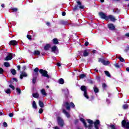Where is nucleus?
<instances>
[{
	"instance_id": "obj_1",
	"label": "nucleus",
	"mask_w": 129,
	"mask_h": 129,
	"mask_svg": "<svg viewBox=\"0 0 129 129\" xmlns=\"http://www.w3.org/2000/svg\"><path fill=\"white\" fill-rule=\"evenodd\" d=\"M65 108H66L67 110H70V104H69V103L66 102L62 105V112L65 114L67 117H70V114L65 110Z\"/></svg>"
},
{
	"instance_id": "obj_2",
	"label": "nucleus",
	"mask_w": 129,
	"mask_h": 129,
	"mask_svg": "<svg viewBox=\"0 0 129 129\" xmlns=\"http://www.w3.org/2000/svg\"><path fill=\"white\" fill-rule=\"evenodd\" d=\"M80 120H81V121H82V122H83L85 127H86V128H87V127H88V129L92 128V124H93V121L91 120V119H87V122H88V123H89V125L88 126L86 124L85 120L83 118H81Z\"/></svg>"
},
{
	"instance_id": "obj_3",
	"label": "nucleus",
	"mask_w": 129,
	"mask_h": 129,
	"mask_svg": "<svg viewBox=\"0 0 129 129\" xmlns=\"http://www.w3.org/2000/svg\"><path fill=\"white\" fill-rule=\"evenodd\" d=\"M39 73L42 74V76H43V77H47V78H51V77L49 76V75H48V72H47L46 71L41 69L39 70Z\"/></svg>"
},
{
	"instance_id": "obj_4",
	"label": "nucleus",
	"mask_w": 129,
	"mask_h": 129,
	"mask_svg": "<svg viewBox=\"0 0 129 129\" xmlns=\"http://www.w3.org/2000/svg\"><path fill=\"white\" fill-rule=\"evenodd\" d=\"M57 123L60 127H63L64 126V120H63V119L61 118L60 117H57Z\"/></svg>"
},
{
	"instance_id": "obj_5",
	"label": "nucleus",
	"mask_w": 129,
	"mask_h": 129,
	"mask_svg": "<svg viewBox=\"0 0 129 129\" xmlns=\"http://www.w3.org/2000/svg\"><path fill=\"white\" fill-rule=\"evenodd\" d=\"M81 89L82 91H84V96L85 97L88 99L89 97H88V95H87V92H86V87H85V86H82L81 87Z\"/></svg>"
},
{
	"instance_id": "obj_6",
	"label": "nucleus",
	"mask_w": 129,
	"mask_h": 129,
	"mask_svg": "<svg viewBox=\"0 0 129 129\" xmlns=\"http://www.w3.org/2000/svg\"><path fill=\"white\" fill-rule=\"evenodd\" d=\"M13 55L15 54H13L12 53H7L6 57L5 58V61H9L10 60H12V59H13Z\"/></svg>"
},
{
	"instance_id": "obj_7",
	"label": "nucleus",
	"mask_w": 129,
	"mask_h": 129,
	"mask_svg": "<svg viewBox=\"0 0 129 129\" xmlns=\"http://www.w3.org/2000/svg\"><path fill=\"white\" fill-rule=\"evenodd\" d=\"M99 16H100L101 19L106 20V21H107V20H108V16H106L105 14L103 13V12L99 13Z\"/></svg>"
},
{
	"instance_id": "obj_8",
	"label": "nucleus",
	"mask_w": 129,
	"mask_h": 129,
	"mask_svg": "<svg viewBox=\"0 0 129 129\" xmlns=\"http://www.w3.org/2000/svg\"><path fill=\"white\" fill-rule=\"evenodd\" d=\"M122 125L123 127H126V128H128L129 127V121H125V120H123L122 121Z\"/></svg>"
},
{
	"instance_id": "obj_9",
	"label": "nucleus",
	"mask_w": 129,
	"mask_h": 129,
	"mask_svg": "<svg viewBox=\"0 0 129 129\" xmlns=\"http://www.w3.org/2000/svg\"><path fill=\"white\" fill-rule=\"evenodd\" d=\"M28 75L25 72H21V74L20 76V79H23V77H27Z\"/></svg>"
},
{
	"instance_id": "obj_10",
	"label": "nucleus",
	"mask_w": 129,
	"mask_h": 129,
	"mask_svg": "<svg viewBox=\"0 0 129 129\" xmlns=\"http://www.w3.org/2000/svg\"><path fill=\"white\" fill-rule=\"evenodd\" d=\"M100 123V121H99V120H97L94 122V125L96 129H98V126L99 125Z\"/></svg>"
},
{
	"instance_id": "obj_11",
	"label": "nucleus",
	"mask_w": 129,
	"mask_h": 129,
	"mask_svg": "<svg viewBox=\"0 0 129 129\" xmlns=\"http://www.w3.org/2000/svg\"><path fill=\"white\" fill-rule=\"evenodd\" d=\"M18 44V41L16 40H11L9 42V45H12L13 46H16Z\"/></svg>"
},
{
	"instance_id": "obj_12",
	"label": "nucleus",
	"mask_w": 129,
	"mask_h": 129,
	"mask_svg": "<svg viewBox=\"0 0 129 129\" xmlns=\"http://www.w3.org/2000/svg\"><path fill=\"white\" fill-rule=\"evenodd\" d=\"M109 19L112 22H114L115 21V18L112 15H109L108 16V20Z\"/></svg>"
},
{
	"instance_id": "obj_13",
	"label": "nucleus",
	"mask_w": 129,
	"mask_h": 129,
	"mask_svg": "<svg viewBox=\"0 0 129 129\" xmlns=\"http://www.w3.org/2000/svg\"><path fill=\"white\" fill-rule=\"evenodd\" d=\"M77 3L78 4V8H79V9H81L82 10L84 9V6L81 5L80 2H77Z\"/></svg>"
},
{
	"instance_id": "obj_14",
	"label": "nucleus",
	"mask_w": 129,
	"mask_h": 129,
	"mask_svg": "<svg viewBox=\"0 0 129 129\" xmlns=\"http://www.w3.org/2000/svg\"><path fill=\"white\" fill-rule=\"evenodd\" d=\"M108 27L110 30H114L115 28V27H114V25L112 24H110L108 25Z\"/></svg>"
},
{
	"instance_id": "obj_15",
	"label": "nucleus",
	"mask_w": 129,
	"mask_h": 129,
	"mask_svg": "<svg viewBox=\"0 0 129 129\" xmlns=\"http://www.w3.org/2000/svg\"><path fill=\"white\" fill-rule=\"evenodd\" d=\"M89 54V53L88 52L87 50H84V51L83 52V56H84V57H87V56H88Z\"/></svg>"
},
{
	"instance_id": "obj_16",
	"label": "nucleus",
	"mask_w": 129,
	"mask_h": 129,
	"mask_svg": "<svg viewBox=\"0 0 129 129\" xmlns=\"http://www.w3.org/2000/svg\"><path fill=\"white\" fill-rule=\"evenodd\" d=\"M40 92L43 96H47V93H46V90H45V89H43L41 90Z\"/></svg>"
},
{
	"instance_id": "obj_17",
	"label": "nucleus",
	"mask_w": 129,
	"mask_h": 129,
	"mask_svg": "<svg viewBox=\"0 0 129 129\" xmlns=\"http://www.w3.org/2000/svg\"><path fill=\"white\" fill-rule=\"evenodd\" d=\"M34 71L35 73V74H33L34 76L36 75V76H37L38 74H39V73L38 72H39V68H36L34 70Z\"/></svg>"
},
{
	"instance_id": "obj_18",
	"label": "nucleus",
	"mask_w": 129,
	"mask_h": 129,
	"mask_svg": "<svg viewBox=\"0 0 129 129\" xmlns=\"http://www.w3.org/2000/svg\"><path fill=\"white\" fill-rule=\"evenodd\" d=\"M38 104L40 107H41V108H43V107H44V103L42 102V101L39 100L38 102Z\"/></svg>"
},
{
	"instance_id": "obj_19",
	"label": "nucleus",
	"mask_w": 129,
	"mask_h": 129,
	"mask_svg": "<svg viewBox=\"0 0 129 129\" xmlns=\"http://www.w3.org/2000/svg\"><path fill=\"white\" fill-rule=\"evenodd\" d=\"M109 129H116V127L115 126V124H110L109 126Z\"/></svg>"
},
{
	"instance_id": "obj_20",
	"label": "nucleus",
	"mask_w": 129,
	"mask_h": 129,
	"mask_svg": "<svg viewBox=\"0 0 129 129\" xmlns=\"http://www.w3.org/2000/svg\"><path fill=\"white\" fill-rule=\"evenodd\" d=\"M52 51L54 53H56L57 52V46H54L51 48Z\"/></svg>"
},
{
	"instance_id": "obj_21",
	"label": "nucleus",
	"mask_w": 129,
	"mask_h": 129,
	"mask_svg": "<svg viewBox=\"0 0 129 129\" xmlns=\"http://www.w3.org/2000/svg\"><path fill=\"white\" fill-rule=\"evenodd\" d=\"M94 91L95 93H98L99 90H98V88L96 87V86H94L93 87Z\"/></svg>"
},
{
	"instance_id": "obj_22",
	"label": "nucleus",
	"mask_w": 129,
	"mask_h": 129,
	"mask_svg": "<svg viewBox=\"0 0 129 129\" xmlns=\"http://www.w3.org/2000/svg\"><path fill=\"white\" fill-rule=\"evenodd\" d=\"M32 96L34 97V98H38L39 96V93H35L32 94Z\"/></svg>"
},
{
	"instance_id": "obj_23",
	"label": "nucleus",
	"mask_w": 129,
	"mask_h": 129,
	"mask_svg": "<svg viewBox=\"0 0 129 129\" xmlns=\"http://www.w3.org/2000/svg\"><path fill=\"white\" fill-rule=\"evenodd\" d=\"M32 107L35 109H37V104H36V101H33L32 103Z\"/></svg>"
},
{
	"instance_id": "obj_24",
	"label": "nucleus",
	"mask_w": 129,
	"mask_h": 129,
	"mask_svg": "<svg viewBox=\"0 0 129 129\" xmlns=\"http://www.w3.org/2000/svg\"><path fill=\"white\" fill-rule=\"evenodd\" d=\"M52 42L53 44H55V45H57V44H58L59 42L58 41V39L56 38H54L52 40Z\"/></svg>"
},
{
	"instance_id": "obj_25",
	"label": "nucleus",
	"mask_w": 129,
	"mask_h": 129,
	"mask_svg": "<svg viewBox=\"0 0 129 129\" xmlns=\"http://www.w3.org/2000/svg\"><path fill=\"white\" fill-rule=\"evenodd\" d=\"M58 83L59 84H64V79L60 78L58 80Z\"/></svg>"
},
{
	"instance_id": "obj_26",
	"label": "nucleus",
	"mask_w": 129,
	"mask_h": 129,
	"mask_svg": "<svg viewBox=\"0 0 129 129\" xmlns=\"http://www.w3.org/2000/svg\"><path fill=\"white\" fill-rule=\"evenodd\" d=\"M61 24L62 25H69V23L67 21H62Z\"/></svg>"
},
{
	"instance_id": "obj_27",
	"label": "nucleus",
	"mask_w": 129,
	"mask_h": 129,
	"mask_svg": "<svg viewBox=\"0 0 129 129\" xmlns=\"http://www.w3.org/2000/svg\"><path fill=\"white\" fill-rule=\"evenodd\" d=\"M103 65H108L109 64V61L108 60H104L103 61Z\"/></svg>"
},
{
	"instance_id": "obj_28",
	"label": "nucleus",
	"mask_w": 129,
	"mask_h": 129,
	"mask_svg": "<svg viewBox=\"0 0 129 129\" xmlns=\"http://www.w3.org/2000/svg\"><path fill=\"white\" fill-rule=\"evenodd\" d=\"M11 73L12 74H13V75H16L17 72L15 71V69H12L11 70Z\"/></svg>"
},
{
	"instance_id": "obj_29",
	"label": "nucleus",
	"mask_w": 129,
	"mask_h": 129,
	"mask_svg": "<svg viewBox=\"0 0 129 129\" xmlns=\"http://www.w3.org/2000/svg\"><path fill=\"white\" fill-rule=\"evenodd\" d=\"M105 75H106V76H107L108 77H110V74L109 73V72L107 71H105L104 72Z\"/></svg>"
},
{
	"instance_id": "obj_30",
	"label": "nucleus",
	"mask_w": 129,
	"mask_h": 129,
	"mask_svg": "<svg viewBox=\"0 0 129 129\" xmlns=\"http://www.w3.org/2000/svg\"><path fill=\"white\" fill-rule=\"evenodd\" d=\"M40 51H39L38 50H35L34 51L33 54L34 55H40Z\"/></svg>"
},
{
	"instance_id": "obj_31",
	"label": "nucleus",
	"mask_w": 129,
	"mask_h": 129,
	"mask_svg": "<svg viewBox=\"0 0 129 129\" xmlns=\"http://www.w3.org/2000/svg\"><path fill=\"white\" fill-rule=\"evenodd\" d=\"M36 81H37V77H34L32 79V83L35 84V83H36Z\"/></svg>"
},
{
	"instance_id": "obj_32",
	"label": "nucleus",
	"mask_w": 129,
	"mask_h": 129,
	"mask_svg": "<svg viewBox=\"0 0 129 129\" xmlns=\"http://www.w3.org/2000/svg\"><path fill=\"white\" fill-rule=\"evenodd\" d=\"M49 48H50V44H47L44 46V50H49Z\"/></svg>"
},
{
	"instance_id": "obj_33",
	"label": "nucleus",
	"mask_w": 129,
	"mask_h": 129,
	"mask_svg": "<svg viewBox=\"0 0 129 129\" xmlns=\"http://www.w3.org/2000/svg\"><path fill=\"white\" fill-rule=\"evenodd\" d=\"M64 91L65 94H68V93H69V91L68 90V89H67V88L64 89V90H62V92H64Z\"/></svg>"
},
{
	"instance_id": "obj_34",
	"label": "nucleus",
	"mask_w": 129,
	"mask_h": 129,
	"mask_svg": "<svg viewBox=\"0 0 129 129\" xmlns=\"http://www.w3.org/2000/svg\"><path fill=\"white\" fill-rule=\"evenodd\" d=\"M6 93H7L8 94L11 93V89H7L5 90Z\"/></svg>"
},
{
	"instance_id": "obj_35",
	"label": "nucleus",
	"mask_w": 129,
	"mask_h": 129,
	"mask_svg": "<svg viewBox=\"0 0 129 129\" xmlns=\"http://www.w3.org/2000/svg\"><path fill=\"white\" fill-rule=\"evenodd\" d=\"M4 66L5 67H10V63L8 62H4Z\"/></svg>"
},
{
	"instance_id": "obj_36",
	"label": "nucleus",
	"mask_w": 129,
	"mask_h": 129,
	"mask_svg": "<svg viewBox=\"0 0 129 129\" xmlns=\"http://www.w3.org/2000/svg\"><path fill=\"white\" fill-rule=\"evenodd\" d=\"M118 58L120 60L121 62L124 61V59H123V58L121 57V56H119V57H118Z\"/></svg>"
},
{
	"instance_id": "obj_37",
	"label": "nucleus",
	"mask_w": 129,
	"mask_h": 129,
	"mask_svg": "<svg viewBox=\"0 0 129 129\" xmlns=\"http://www.w3.org/2000/svg\"><path fill=\"white\" fill-rule=\"evenodd\" d=\"M16 91L19 94H21V89L20 88H16Z\"/></svg>"
},
{
	"instance_id": "obj_38",
	"label": "nucleus",
	"mask_w": 129,
	"mask_h": 129,
	"mask_svg": "<svg viewBox=\"0 0 129 129\" xmlns=\"http://www.w3.org/2000/svg\"><path fill=\"white\" fill-rule=\"evenodd\" d=\"M128 106H127V104H124V105H123V109H126L128 108Z\"/></svg>"
},
{
	"instance_id": "obj_39",
	"label": "nucleus",
	"mask_w": 129,
	"mask_h": 129,
	"mask_svg": "<svg viewBox=\"0 0 129 129\" xmlns=\"http://www.w3.org/2000/svg\"><path fill=\"white\" fill-rule=\"evenodd\" d=\"M85 77H86V75L85 74H81L80 76V78L82 79L84 78Z\"/></svg>"
},
{
	"instance_id": "obj_40",
	"label": "nucleus",
	"mask_w": 129,
	"mask_h": 129,
	"mask_svg": "<svg viewBox=\"0 0 129 129\" xmlns=\"http://www.w3.org/2000/svg\"><path fill=\"white\" fill-rule=\"evenodd\" d=\"M77 10H78V6H76L73 8V11H77Z\"/></svg>"
},
{
	"instance_id": "obj_41",
	"label": "nucleus",
	"mask_w": 129,
	"mask_h": 129,
	"mask_svg": "<svg viewBox=\"0 0 129 129\" xmlns=\"http://www.w3.org/2000/svg\"><path fill=\"white\" fill-rule=\"evenodd\" d=\"M9 87H10V88H12L13 90H15V86H13L12 85H9Z\"/></svg>"
},
{
	"instance_id": "obj_42",
	"label": "nucleus",
	"mask_w": 129,
	"mask_h": 129,
	"mask_svg": "<svg viewBox=\"0 0 129 129\" xmlns=\"http://www.w3.org/2000/svg\"><path fill=\"white\" fill-rule=\"evenodd\" d=\"M129 50V46H127L124 50L125 52H127Z\"/></svg>"
},
{
	"instance_id": "obj_43",
	"label": "nucleus",
	"mask_w": 129,
	"mask_h": 129,
	"mask_svg": "<svg viewBox=\"0 0 129 129\" xmlns=\"http://www.w3.org/2000/svg\"><path fill=\"white\" fill-rule=\"evenodd\" d=\"M27 38L28 39H29V40H31V39H32V36L31 35H27Z\"/></svg>"
},
{
	"instance_id": "obj_44",
	"label": "nucleus",
	"mask_w": 129,
	"mask_h": 129,
	"mask_svg": "<svg viewBox=\"0 0 129 129\" xmlns=\"http://www.w3.org/2000/svg\"><path fill=\"white\" fill-rule=\"evenodd\" d=\"M9 116H10V117H13V116H14V113H9Z\"/></svg>"
},
{
	"instance_id": "obj_45",
	"label": "nucleus",
	"mask_w": 129,
	"mask_h": 129,
	"mask_svg": "<svg viewBox=\"0 0 129 129\" xmlns=\"http://www.w3.org/2000/svg\"><path fill=\"white\" fill-rule=\"evenodd\" d=\"M70 104H71V107H75V105H74V103H73V102H71V103H70Z\"/></svg>"
},
{
	"instance_id": "obj_46",
	"label": "nucleus",
	"mask_w": 129,
	"mask_h": 129,
	"mask_svg": "<svg viewBox=\"0 0 129 129\" xmlns=\"http://www.w3.org/2000/svg\"><path fill=\"white\" fill-rule=\"evenodd\" d=\"M114 66L116 67V68H119V65H118V63H115Z\"/></svg>"
},
{
	"instance_id": "obj_47",
	"label": "nucleus",
	"mask_w": 129,
	"mask_h": 129,
	"mask_svg": "<svg viewBox=\"0 0 129 129\" xmlns=\"http://www.w3.org/2000/svg\"><path fill=\"white\" fill-rule=\"evenodd\" d=\"M3 124H4V126H5V127H7V126H8V124L6 122H4L3 123Z\"/></svg>"
},
{
	"instance_id": "obj_48",
	"label": "nucleus",
	"mask_w": 129,
	"mask_h": 129,
	"mask_svg": "<svg viewBox=\"0 0 129 129\" xmlns=\"http://www.w3.org/2000/svg\"><path fill=\"white\" fill-rule=\"evenodd\" d=\"M104 60V59H102L101 58L99 59V62H101V63H103Z\"/></svg>"
},
{
	"instance_id": "obj_49",
	"label": "nucleus",
	"mask_w": 129,
	"mask_h": 129,
	"mask_svg": "<svg viewBox=\"0 0 129 129\" xmlns=\"http://www.w3.org/2000/svg\"><path fill=\"white\" fill-rule=\"evenodd\" d=\"M3 72H4V70L0 68V74H3Z\"/></svg>"
},
{
	"instance_id": "obj_50",
	"label": "nucleus",
	"mask_w": 129,
	"mask_h": 129,
	"mask_svg": "<svg viewBox=\"0 0 129 129\" xmlns=\"http://www.w3.org/2000/svg\"><path fill=\"white\" fill-rule=\"evenodd\" d=\"M39 113H43V109L41 108L39 110Z\"/></svg>"
},
{
	"instance_id": "obj_51",
	"label": "nucleus",
	"mask_w": 129,
	"mask_h": 129,
	"mask_svg": "<svg viewBox=\"0 0 129 129\" xmlns=\"http://www.w3.org/2000/svg\"><path fill=\"white\" fill-rule=\"evenodd\" d=\"M12 10L14 12H17V11H18V9H17V8H13V9H12Z\"/></svg>"
},
{
	"instance_id": "obj_52",
	"label": "nucleus",
	"mask_w": 129,
	"mask_h": 129,
	"mask_svg": "<svg viewBox=\"0 0 129 129\" xmlns=\"http://www.w3.org/2000/svg\"><path fill=\"white\" fill-rule=\"evenodd\" d=\"M102 87H103V88H105V87H106V84H102Z\"/></svg>"
},
{
	"instance_id": "obj_53",
	"label": "nucleus",
	"mask_w": 129,
	"mask_h": 129,
	"mask_svg": "<svg viewBox=\"0 0 129 129\" xmlns=\"http://www.w3.org/2000/svg\"><path fill=\"white\" fill-rule=\"evenodd\" d=\"M17 69H18V70H19V71L21 70V66H17Z\"/></svg>"
},
{
	"instance_id": "obj_54",
	"label": "nucleus",
	"mask_w": 129,
	"mask_h": 129,
	"mask_svg": "<svg viewBox=\"0 0 129 129\" xmlns=\"http://www.w3.org/2000/svg\"><path fill=\"white\" fill-rule=\"evenodd\" d=\"M89 44V43H88V42H86L85 43V46H88Z\"/></svg>"
},
{
	"instance_id": "obj_55",
	"label": "nucleus",
	"mask_w": 129,
	"mask_h": 129,
	"mask_svg": "<svg viewBox=\"0 0 129 129\" xmlns=\"http://www.w3.org/2000/svg\"><path fill=\"white\" fill-rule=\"evenodd\" d=\"M62 16H66V13H65V12H62Z\"/></svg>"
},
{
	"instance_id": "obj_56",
	"label": "nucleus",
	"mask_w": 129,
	"mask_h": 129,
	"mask_svg": "<svg viewBox=\"0 0 129 129\" xmlns=\"http://www.w3.org/2000/svg\"><path fill=\"white\" fill-rule=\"evenodd\" d=\"M13 80H14V81H16V82H17V81H18V79H16V78H13Z\"/></svg>"
},
{
	"instance_id": "obj_57",
	"label": "nucleus",
	"mask_w": 129,
	"mask_h": 129,
	"mask_svg": "<svg viewBox=\"0 0 129 129\" xmlns=\"http://www.w3.org/2000/svg\"><path fill=\"white\" fill-rule=\"evenodd\" d=\"M106 102H107V103H110V101L108 99L106 100Z\"/></svg>"
},
{
	"instance_id": "obj_58",
	"label": "nucleus",
	"mask_w": 129,
	"mask_h": 129,
	"mask_svg": "<svg viewBox=\"0 0 129 129\" xmlns=\"http://www.w3.org/2000/svg\"><path fill=\"white\" fill-rule=\"evenodd\" d=\"M125 36H126V37H129V33H126Z\"/></svg>"
},
{
	"instance_id": "obj_59",
	"label": "nucleus",
	"mask_w": 129,
	"mask_h": 129,
	"mask_svg": "<svg viewBox=\"0 0 129 129\" xmlns=\"http://www.w3.org/2000/svg\"><path fill=\"white\" fill-rule=\"evenodd\" d=\"M57 66H58V67L61 66V64H60V63H59V62L57 63Z\"/></svg>"
},
{
	"instance_id": "obj_60",
	"label": "nucleus",
	"mask_w": 129,
	"mask_h": 129,
	"mask_svg": "<svg viewBox=\"0 0 129 129\" xmlns=\"http://www.w3.org/2000/svg\"><path fill=\"white\" fill-rule=\"evenodd\" d=\"M126 71H127V72H129V68H127L126 69Z\"/></svg>"
},
{
	"instance_id": "obj_61",
	"label": "nucleus",
	"mask_w": 129,
	"mask_h": 129,
	"mask_svg": "<svg viewBox=\"0 0 129 129\" xmlns=\"http://www.w3.org/2000/svg\"><path fill=\"white\" fill-rule=\"evenodd\" d=\"M1 7H2V8H5V4L1 5Z\"/></svg>"
},
{
	"instance_id": "obj_62",
	"label": "nucleus",
	"mask_w": 129,
	"mask_h": 129,
	"mask_svg": "<svg viewBox=\"0 0 129 129\" xmlns=\"http://www.w3.org/2000/svg\"><path fill=\"white\" fill-rule=\"evenodd\" d=\"M46 25H47V26H50V23H49V22H47V23H46Z\"/></svg>"
},
{
	"instance_id": "obj_63",
	"label": "nucleus",
	"mask_w": 129,
	"mask_h": 129,
	"mask_svg": "<svg viewBox=\"0 0 129 129\" xmlns=\"http://www.w3.org/2000/svg\"><path fill=\"white\" fill-rule=\"evenodd\" d=\"M101 3H104V0H100Z\"/></svg>"
},
{
	"instance_id": "obj_64",
	"label": "nucleus",
	"mask_w": 129,
	"mask_h": 129,
	"mask_svg": "<svg viewBox=\"0 0 129 129\" xmlns=\"http://www.w3.org/2000/svg\"><path fill=\"white\" fill-rule=\"evenodd\" d=\"M96 51L95 50H93L92 53H93V54H94V53H95Z\"/></svg>"
}]
</instances>
